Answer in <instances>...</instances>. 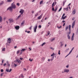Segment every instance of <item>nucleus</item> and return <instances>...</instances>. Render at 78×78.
Listing matches in <instances>:
<instances>
[{
	"mask_svg": "<svg viewBox=\"0 0 78 78\" xmlns=\"http://www.w3.org/2000/svg\"><path fill=\"white\" fill-rule=\"evenodd\" d=\"M7 63H8V65L9 66H9H10V64L8 63V62H7Z\"/></svg>",
	"mask_w": 78,
	"mask_h": 78,
	"instance_id": "obj_57",
	"label": "nucleus"
},
{
	"mask_svg": "<svg viewBox=\"0 0 78 78\" xmlns=\"http://www.w3.org/2000/svg\"><path fill=\"white\" fill-rule=\"evenodd\" d=\"M41 27H42V26H41V25L38 26V28H41Z\"/></svg>",
	"mask_w": 78,
	"mask_h": 78,
	"instance_id": "obj_40",
	"label": "nucleus"
},
{
	"mask_svg": "<svg viewBox=\"0 0 78 78\" xmlns=\"http://www.w3.org/2000/svg\"><path fill=\"white\" fill-rule=\"evenodd\" d=\"M20 13H21L20 14L21 15H22L23 14V12H24V10L23 9H20Z\"/></svg>",
	"mask_w": 78,
	"mask_h": 78,
	"instance_id": "obj_4",
	"label": "nucleus"
},
{
	"mask_svg": "<svg viewBox=\"0 0 78 78\" xmlns=\"http://www.w3.org/2000/svg\"><path fill=\"white\" fill-rule=\"evenodd\" d=\"M42 60H43V61H44V60H45V58H44V57H43L42 58Z\"/></svg>",
	"mask_w": 78,
	"mask_h": 78,
	"instance_id": "obj_43",
	"label": "nucleus"
},
{
	"mask_svg": "<svg viewBox=\"0 0 78 78\" xmlns=\"http://www.w3.org/2000/svg\"><path fill=\"white\" fill-rule=\"evenodd\" d=\"M29 49H30V51H31V48H29Z\"/></svg>",
	"mask_w": 78,
	"mask_h": 78,
	"instance_id": "obj_61",
	"label": "nucleus"
},
{
	"mask_svg": "<svg viewBox=\"0 0 78 78\" xmlns=\"http://www.w3.org/2000/svg\"><path fill=\"white\" fill-rule=\"evenodd\" d=\"M46 44V43L45 42H44L42 44H41V46L42 47L44 45H45V44Z\"/></svg>",
	"mask_w": 78,
	"mask_h": 78,
	"instance_id": "obj_26",
	"label": "nucleus"
},
{
	"mask_svg": "<svg viewBox=\"0 0 78 78\" xmlns=\"http://www.w3.org/2000/svg\"><path fill=\"white\" fill-rule=\"evenodd\" d=\"M60 44H61V47H62L63 46V45H64V44H62V42H60Z\"/></svg>",
	"mask_w": 78,
	"mask_h": 78,
	"instance_id": "obj_22",
	"label": "nucleus"
},
{
	"mask_svg": "<svg viewBox=\"0 0 78 78\" xmlns=\"http://www.w3.org/2000/svg\"><path fill=\"white\" fill-rule=\"evenodd\" d=\"M21 51V53L20 55H22V51H25V49H22V50H20Z\"/></svg>",
	"mask_w": 78,
	"mask_h": 78,
	"instance_id": "obj_17",
	"label": "nucleus"
},
{
	"mask_svg": "<svg viewBox=\"0 0 78 78\" xmlns=\"http://www.w3.org/2000/svg\"><path fill=\"white\" fill-rule=\"evenodd\" d=\"M50 31H48V35H50Z\"/></svg>",
	"mask_w": 78,
	"mask_h": 78,
	"instance_id": "obj_35",
	"label": "nucleus"
},
{
	"mask_svg": "<svg viewBox=\"0 0 78 78\" xmlns=\"http://www.w3.org/2000/svg\"><path fill=\"white\" fill-rule=\"evenodd\" d=\"M67 37L68 39H70V35H69V34L67 35Z\"/></svg>",
	"mask_w": 78,
	"mask_h": 78,
	"instance_id": "obj_20",
	"label": "nucleus"
},
{
	"mask_svg": "<svg viewBox=\"0 0 78 78\" xmlns=\"http://www.w3.org/2000/svg\"><path fill=\"white\" fill-rule=\"evenodd\" d=\"M31 27H32V26H31L29 28V29H30V30H31Z\"/></svg>",
	"mask_w": 78,
	"mask_h": 78,
	"instance_id": "obj_64",
	"label": "nucleus"
},
{
	"mask_svg": "<svg viewBox=\"0 0 78 78\" xmlns=\"http://www.w3.org/2000/svg\"><path fill=\"white\" fill-rule=\"evenodd\" d=\"M20 28V27H19V26H16L15 27V29H16V30H19Z\"/></svg>",
	"mask_w": 78,
	"mask_h": 78,
	"instance_id": "obj_13",
	"label": "nucleus"
},
{
	"mask_svg": "<svg viewBox=\"0 0 78 78\" xmlns=\"http://www.w3.org/2000/svg\"><path fill=\"white\" fill-rule=\"evenodd\" d=\"M18 6H19L20 5V4H19V3H18L16 4Z\"/></svg>",
	"mask_w": 78,
	"mask_h": 78,
	"instance_id": "obj_46",
	"label": "nucleus"
},
{
	"mask_svg": "<svg viewBox=\"0 0 78 78\" xmlns=\"http://www.w3.org/2000/svg\"><path fill=\"white\" fill-rule=\"evenodd\" d=\"M76 22V20H75L73 22L72 25V28H73V27H74V26L75 25V24Z\"/></svg>",
	"mask_w": 78,
	"mask_h": 78,
	"instance_id": "obj_5",
	"label": "nucleus"
},
{
	"mask_svg": "<svg viewBox=\"0 0 78 78\" xmlns=\"http://www.w3.org/2000/svg\"><path fill=\"white\" fill-rule=\"evenodd\" d=\"M65 25H66V23H64L63 25V27H64V26H65Z\"/></svg>",
	"mask_w": 78,
	"mask_h": 78,
	"instance_id": "obj_54",
	"label": "nucleus"
},
{
	"mask_svg": "<svg viewBox=\"0 0 78 78\" xmlns=\"http://www.w3.org/2000/svg\"><path fill=\"white\" fill-rule=\"evenodd\" d=\"M52 11H55V9L54 8V7L52 8Z\"/></svg>",
	"mask_w": 78,
	"mask_h": 78,
	"instance_id": "obj_47",
	"label": "nucleus"
},
{
	"mask_svg": "<svg viewBox=\"0 0 78 78\" xmlns=\"http://www.w3.org/2000/svg\"><path fill=\"white\" fill-rule=\"evenodd\" d=\"M21 77H24V76H23V74H21Z\"/></svg>",
	"mask_w": 78,
	"mask_h": 78,
	"instance_id": "obj_60",
	"label": "nucleus"
},
{
	"mask_svg": "<svg viewBox=\"0 0 78 78\" xmlns=\"http://www.w3.org/2000/svg\"><path fill=\"white\" fill-rule=\"evenodd\" d=\"M55 39V38H53L51 40V42H53V41H54Z\"/></svg>",
	"mask_w": 78,
	"mask_h": 78,
	"instance_id": "obj_30",
	"label": "nucleus"
},
{
	"mask_svg": "<svg viewBox=\"0 0 78 78\" xmlns=\"http://www.w3.org/2000/svg\"><path fill=\"white\" fill-rule=\"evenodd\" d=\"M24 23H25V20H23L22 21V22L21 23V25H23Z\"/></svg>",
	"mask_w": 78,
	"mask_h": 78,
	"instance_id": "obj_18",
	"label": "nucleus"
},
{
	"mask_svg": "<svg viewBox=\"0 0 78 78\" xmlns=\"http://www.w3.org/2000/svg\"><path fill=\"white\" fill-rule=\"evenodd\" d=\"M61 9H62V7H61L60 8L58 12H59V11H61Z\"/></svg>",
	"mask_w": 78,
	"mask_h": 78,
	"instance_id": "obj_33",
	"label": "nucleus"
},
{
	"mask_svg": "<svg viewBox=\"0 0 78 78\" xmlns=\"http://www.w3.org/2000/svg\"><path fill=\"white\" fill-rule=\"evenodd\" d=\"M2 51H5V48H3L2 49Z\"/></svg>",
	"mask_w": 78,
	"mask_h": 78,
	"instance_id": "obj_32",
	"label": "nucleus"
},
{
	"mask_svg": "<svg viewBox=\"0 0 78 78\" xmlns=\"http://www.w3.org/2000/svg\"><path fill=\"white\" fill-rule=\"evenodd\" d=\"M67 17V16H65L64 17H63V16L62 17V19H63V20H64L65 19H66Z\"/></svg>",
	"mask_w": 78,
	"mask_h": 78,
	"instance_id": "obj_16",
	"label": "nucleus"
},
{
	"mask_svg": "<svg viewBox=\"0 0 78 78\" xmlns=\"http://www.w3.org/2000/svg\"><path fill=\"white\" fill-rule=\"evenodd\" d=\"M58 9V8H55V10H54V11L55 12H56V11H57V10Z\"/></svg>",
	"mask_w": 78,
	"mask_h": 78,
	"instance_id": "obj_28",
	"label": "nucleus"
},
{
	"mask_svg": "<svg viewBox=\"0 0 78 78\" xmlns=\"http://www.w3.org/2000/svg\"><path fill=\"white\" fill-rule=\"evenodd\" d=\"M12 7H10L7 9V10H10V11H12Z\"/></svg>",
	"mask_w": 78,
	"mask_h": 78,
	"instance_id": "obj_8",
	"label": "nucleus"
},
{
	"mask_svg": "<svg viewBox=\"0 0 78 78\" xmlns=\"http://www.w3.org/2000/svg\"><path fill=\"white\" fill-rule=\"evenodd\" d=\"M73 49H74V48H73L72 49H71V51H73Z\"/></svg>",
	"mask_w": 78,
	"mask_h": 78,
	"instance_id": "obj_58",
	"label": "nucleus"
},
{
	"mask_svg": "<svg viewBox=\"0 0 78 78\" xmlns=\"http://www.w3.org/2000/svg\"><path fill=\"white\" fill-rule=\"evenodd\" d=\"M76 13V10L74 9L73 11L72 12V14H75V13Z\"/></svg>",
	"mask_w": 78,
	"mask_h": 78,
	"instance_id": "obj_15",
	"label": "nucleus"
},
{
	"mask_svg": "<svg viewBox=\"0 0 78 78\" xmlns=\"http://www.w3.org/2000/svg\"><path fill=\"white\" fill-rule=\"evenodd\" d=\"M8 43L9 44H10L11 42V39L10 38H9L8 40L7 41Z\"/></svg>",
	"mask_w": 78,
	"mask_h": 78,
	"instance_id": "obj_6",
	"label": "nucleus"
},
{
	"mask_svg": "<svg viewBox=\"0 0 78 78\" xmlns=\"http://www.w3.org/2000/svg\"><path fill=\"white\" fill-rule=\"evenodd\" d=\"M42 3H43V1H41V2H40V4H42Z\"/></svg>",
	"mask_w": 78,
	"mask_h": 78,
	"instance_id": "obj_37",
	"label": "nucleus"
},
{
	"mask_svg": "<svg viewBox=\"0 0 78 78\" xmlns=\"http://www.w3.org/2000/svg\"><path fill=\"white\" fill-rule=\"evenodd\" d=\"M56 3H57L56 2H53L52 5V7L53 8V7L55 6L56 5Z\"/></svg>",
	"mask_w": 78,
	"mask_h": 78,
	"instance_id": "obj_10",
	"label": "nucleus"
},
{
	"mask_svg": "<svg viewBox=\"0 0 78 78\" xmlns=\"http://www.w3.org/2000/svg\"><path fill=\"white\" fill-rule=\"evenodd\" d=\"M12 8H13V9H16V5L14 4H13V3L12 4Z\"/></svg>",
	"mask_w": 78,
	"mask_h": 78,
	"instance_id": "obj_2",
	"label": "nucleus"
},
{
	"mask_svg": "<svg viewBox=\"0 0 78 78\" xmlns=\"http://www.w3.org/2000/svg\"><path fill=\"white\" fill-rule=\"evenodd\" d=\"M72 51L71 50V51L69 52V54H68V55H70V54L71 53H72Z\"/></svg>",
	"mask_w": 78,
	"mask_h": 78,
	"instance_id": "obj_42",
	"label": "nucleus"
},
{
	"mask_svg": "<svg viewBox=\"0 0 78 78\" xmlns=\"http://www.w3.org/2000/svg\"><path fill=\"white\" fill-rule=\"evenodd\" d=\"M1 72H3V69H1Z\"/></svg>",
	"mask_w": 78,
	"mask_h": 78,
	"instance_id": "obj_49",
	"label": "nucleus"
},
{
	"mask_svg": "<svg viewBox=\"0 0 78 78\" xmlns=\"http://www.w3.org/2000/svg\"><path fill=\"white\" fill-rule=\"evenodd\" d=\"M4 3V2L3 1H2V2H1L0 3L1 4V5H3Z\"/></svg>",
	"mask_w": 78,
	"mask_h": 78,
	"instance_id": "obj_29",
	"label": "nucleus"
},
{
	"mask_svg": "<svg viewBox=\"0 0 78 78\" xmlns=\"http://www.w3.org/2000/svg\"><path fill=\"white\" fill-rule=\"evenodd\" d=\"M50 48L51 49H52V50H55V48Z\"/></svg>",
	"mask_w": 78,
	"mask_h": 78,
	"instance_id": "obj_39",
	"label": "nucleus"
},
{
	"mask_svg": "<svg viewBox=\"0 0 78 78\" xmlns=\"http://www.w3.org/2000/svg\"><path fill=\"white\" fill-rule=\"evenodd\" d=\"M69 65H67L66 66V68H69Z\"/></svg>",
	"mask_w": 78,
	"mask_h": 78,
	"instance_id": "obj_62",
	"label": "nucleus"
},
{
	"mask_svg": "<svg viewBox=\"0 0 78 78\" xmlns=\"http://www.w3.org/2000/svg\"><path fill=\"white\" fill-rule=\"evenodd\" d=\"M6 71L7 72H9V69H6Z\"/></svg>",
	"mask_w": 78,
	"mask_h": 78,
	"instance_id": "obj_36",
	"label": "nucleus"
},
{
	"mask_svg": "<svg viewBox=\"0 0 78 78\" xmlns=\"http://www.w3.org/2000/svg\"><path fill=\"white\" fill-rule=\"evenodd\" d=\"M69 29V27L68 26H66V30H68Z\"/></svg>",
	"mask_w": 78,
	"mask_h": 78,
	"instance_id": "obj_27",
	"label": "nucleus"
},
{
	"mask_svg": "<svg viewBox=\"0 0 78 78\" xmlns=\"http://www.w3.org/2000/svg\"><path fill=\"white\" fill-rule=\"evenodd\" d=\"M55 55V54L54 52L53 53V54L51 55V56H54Z\"/></svg>",
	"mask_w": 78,
	"mask_h": 78,
	"instance_id": "obj_23",
	"label": "nucleus"
},
{
	"mask_svg": "<svg viewBox=\"0 0 78 78\" xmlns=\"http://www.w3.org/2000/svg\"><path fill=\"white\" fill-rule=\"evenodd\" d=\"M64 16H65V13H64L62 16V18L63 17H64Z\"/></svg>",
	"mask_w": 78,
	"mask_h": 78,
	"instance_id": "obj_52",
	"label": "nucleus"
},
{
	"mask_svg": "<svg viewBox=\"0 0 78 78\" xmlns=\"http://www.w3.org/2000/svg\"><path fill=\"white\" fill-rule=\"evenodd\" d=\"M69 48H68V49H66V50H65V52H67L68 51H69Z\"/></svg>",
	"mask_w": 78,
	"mask_h": 78,
	"instance_id": "obj_24",
	"label": "nucleus"
},
{
	"mask_svg": "<svg viewBox=\"0 0 78 78\" xmlns=\"http://www.w3.org/2000/svg\"><path fill=\"white\" fill-rule=\"evenodd\" d=\"M27 33H30V31H28L27 32Z\"/></svg>",
	"mask_w": 78,
	"mask_h": 78,
	"instance_id": "obj_56",
	"label": "nucleus"
},
{
	"mask_svg": "<svg viewBox=\"0 0 78 78\" xmlns=\"http://www.w3.org/2000/svg\"><path fill=\"white\" fill-rule=\"evenodd\" d=\"M42 15H40V16H38L37 17V19L38 20L41 19V18H42Z\"/></svg>",
	"mask_w": 78,
	"mask_h": 78,
	"instance_id": "obj_14",
	"label": "nucleus"
},
{
	"mask_svg": "<svg viewBox=\"0 0 78 78\" xmlns=\"http://www.w3.org/2000/svg\"><path fill=\"white\" fill-rule=\"evenodd\" d=\"M12 70V69H10L9 70V72H11Z\"/></svg>",
	"mask_w": 78,
	"mask_h": 78,
	"instance_id": "obj_38",
	"label": "nucleus"
},
{
	"mask_svg": "<svg viewBox=\"0 0 78 78\" xmlns=\"http://www.w3.org/2000/svg\"><path fill=\"white\" fill-rule=\"evenodd\" d=\"M75 34L74 33L73 34V35L71 37V41H73V37H74V35Z\"/></svg>",
	"mask_w": 78,
	"mask_h": 78,
	"instance_id": "obj_12",
	"label": "nucleus"
},
{
	"mask_svg": "<svg viewBox=\"0 0 78 78\" xmlns=\"http://www.w3.org/2000/svg\"><path fill=\"white\" fill-rule=\"evenodd\" d=\"M62 28V27L61 26H60V27H58V29H59V28Z\"/></svg>",
	"mask_w": 78,
	"mask_h": 78,
	"instance_id": "obj_63",
	"label": "nucleus"
},
{
	"mask_svg": "<svg viewBox=\"0 0 78 78\" xmlns=\"http://www.w3.org/2000/svg\"><path fill=\"white\" fill-rule=\"evenodd\" d=\"M6 19V17H4V20H5V19Z\"/></svg>",
	"mask_w": 78,
	"mask_h": 78,
	"instance_id": "obj_48",
	"label": "nucleus"
},
{
	"mask_svg": "<svg viewBox=\"0 0 78 78\" xmlns=\"http://www.w3.org/2000/svg\"><path fill=\"white\" fill-rule=\"evenodd\" d=\"M24 71H27V69L25 68H24Z\"/></svg>",
	"mask_w": 78,
	"mask_h": 78,
	"instance_id": "obj_53",
	"label": "nucleus"
},
{
	"mask_svg": "<svg viewBox=\"0 0 78 78\" xmlns=\"http://www.w3.org/2000/svg\"><path fill=\"white\" fill-rule=\"evenodd\" d=\"M72 20H75V18L73 17L72 18Z\"/></svg>",
	"mask_w": 78,
	"mask_h": 78,
	"instance_id": "obj_55",
	"label": "nucleus"
},
{
	"mask_svg": "<svg viewBox=\"0 0 78 78\" xmlns=\"http://www.w3.org/2000/svg\"><path fill=\"white\" fill-rule=\"evenodd\" d=\"M69 69H65L64 70V72H66V73H69Z\"/></svg>",
	"mask_w": 78,
	"mask_h": 78,
	"instance_id": "obj_11",
	"label": "nucleus"
},
{
	"mask_svg": "<svg viewBox=\"0 0 78 78\" xmlns=\"http://www.w3.org/2000/svg\"><path fill=\"white\" fill-rule=\"evenodd\" d=\"M53 59H54V58H51V59H50L51 61H53Z\"/></svg>",
	"mask_w": 78,
	"mask_h": 78,
	"instance_id": "obj_50",
	"label": "nucleus"
},
{
	"mask_svg": "<svg viewBox=\"0 0 78 78\" xmlns=\"http://www.w3.org/2000/svg\"><path fill=\"white\" fill-rule=\"evenodd\" d=\"M21 17V14H20L19 15V16H18V17H17V19H19V18H20V17Z\"/></svg>",
	"mask_w": 78,
	"mask_h": 78,
	"instance_id": "obj_19",
	"label": "nucleus"
},
{
	"mask_svg": "<svg viewBox=\"0 0 78 78\" xmlns=\"http://www.w3.org/2000/svg\"><path fill=\"white\" fill-rule=\"evenodd\" d=\"M12 0H7L8 2H11Z\"/></svg>",
	"mask_w": 78,
	"mask_h": 78,
	"instance_id": "obj_31",
	"label": "nucleus"
},
{
	"mask_svg": "<svg viewBox=\"0 0 78 78\" xmlns=\"http://www.w3.org/2000/svg\"><path fill=\"white\" fill-rule=\"evenodd\" d=\"M69 32H68V34H71V32H70V31H71V30H70V28H71V25H69Z\"/></svg>",
	"mask_w": 78,
	"mask_h": 78,
	"instance_id": "obj_3",
	"label": "nucleus"
},
{
	"mask_svg": "<svg viewBox=\"0 0 78 78\" xmlns=\"http://www.w3.org/2000/svg\"><path fill=\"white\" fill-rule=\"evenodd\" d=\"M66 2V1H64L63 2V6H64V5H65V3Z\"/></svg>",
	"mask_w": 78,
	"mask_h": 78,
	"instance_id": "obj_25",
	"label": "nucleus"
},
{
	"mask_svg": "<svg viewBox=\"0 0 78 78\" xmlns=\"http://www.w3.org/2000/svg\"><path fill=\"white\" fill-rule=\"evenodd\" d=\"M2 22V16H0V22Z\"/></svg>",
	"mask_w": 78,
	"mask_h": 78,
	"instance_id": "obj_21",
	"label": "nucleus"
},
{
	"mask_svg": "<svg viewBox=\"0 0 78 78\" xmlns=\"http://www.w3.org/2000/svg\"><path fill=\"white\" fill-rule=\"evenodd\" d=\"M9 23H11L12 22H14V20L12 19H9Z\"/></svg>",
	"mask_w": 78,
	"mask_h": 78,
	"instance_id": "obj_7",
	"label": "nucleus"
},
{
	"mask_svg": "<svg viewBox=\"0 0 78 78\" xmlns=\"http://www.w3.org/2000/svg\"><path fill=\"white\" fill-rule=\"evenodd\" d=\"M37 25L34 28V32H35V33H36V30L37 29Z\"/></svg>",
	"mask_w": 78,
	"mask_h": 78,
	"instance_id": "obj_9",
	"label": "nucleus"
},
{
	"mask_svg": "<svg viewBox=\"0 0 78 78\" xmlns=\"http://www.w3.org/2000/svg\"><path fill=\"white\" fill-rule=\"evenodd\" d=\"M38 15V13H37L35 15V16H37Z\"/></svg>",
	"mask_w": 78,
	"mask_h": 78,
	"instance_id": "obj_51",
	"label": "nucleus"
},
{
	"mask_svg": "<svg viewBox=\"0 0 78 78\" xmlns=\"http://www.w3.org/2000/svg\"><path fill=\"white\" fill-rule=\"evenodd\" d=\"M4 74V73H2L1 74V76H3V75Z\"/></svg>",
	"mask_w": 78,
	"mask_h": 78,
	"instance_id": "obj_44",
	"label": "nucleus"
},
{
	"mask_svg": "<svg viewBox=\"0 0 78 78\" xmlns=\"http://www.w3.org/2000/svg\"><path fill=\"white\" fill-rule=\"evenodd\" d=\"M20 51H17V54H18L19 53V52Z\"/></svg>",
	"mask_w": 78,
	"mask_h": 78,
	"instance_id": "obj_45",
	"label": "nucleus"
},
{
	"mask_svg": "<svg viewBox=\"0 0 78 78\" xmlns=\"http://www.w3.org/2000/svg\"><path fill=\"white\" fill-rule=\"evenodd\" d=\"M29 61H30V62H31L33 61V59H31H31L30 58L29 59Z\"/></svg>",
	"mask_w": 78,
	"mask_h": 78,
	"instance_id": "obj_41",
	"label": "nucleus"
},
{
	"mask_svg": "<svg viewBox=\"0 0 78 78\" xmlns=\"http://www.w3.org/2000/svg\"><path fill=\"white\" fill-rule=\"evenodd\" d=\"M34 11H32V14H33L34 13Z\"/></svg>",
	"mask_w": 78,
	"mask_h": 78,
	"instance_id": "obj_59",
	"label": "nucleus"
},
{
	"mask_svg": "<svg viewBox=\"0 0 78 78\" xmlns=\"http://www.w3.org/2000/svg\"><path fill=\"white\" fill-rule=\"evenodd\" d=\"M14 65L15 66V67H17V64H16L15 63H14Z\"/></svg>",
	"mask_w": 78,
	"mask_h": 78,
	"instance_id": "obj_34",
	"label": "nucleus"
},
{
	"mask_svg": "<svg viewBox=\"0 0 78 78\" xmlns=\"http://www.w3.org/2000/svg\"><path fill=\"white\" fill-rule=\"evenodd\" d=\"M14 62H15V64H18L19 65H20L21 63V61L20 59H16V60L14 61Z\"/></svg>",
	"mask_w": 78,
	"mask_h": 78,
	"instance_id": "obj_1",
	"label": "nucleus"
}]
</instances>
